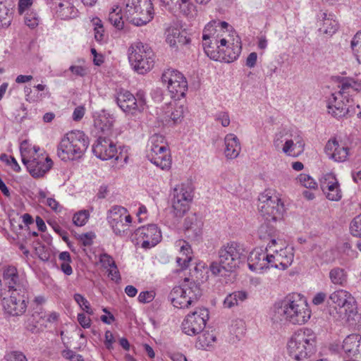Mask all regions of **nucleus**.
Listing matches in <instances>:
<instances>
[{
    "instance_id": "1",
    "label": "nucleus",
    "mask_w": 361,
    "mask_h": 361,
    "mask_svg": "<svg viewBox=\"0 0 361 361\" xmlns=\"http://www.w3.org/2000/svg\"><path fill=\"white\" fill-rule=\"evenodd\" d=\"M310 318V310L306 301L298 295H289L276 302L272 308L274 322L287 321L293 324H303Z\"/></svg>"
},
{
    "instance_id": "2",
    "label": "nucleus",
    "mask_w": 361,
    "mask_h": 361,
    "mask_svg": "<svg viewBox=\"0 0 361 361\" xmlns=\"http://www.w3.org/2000/svg\"><path fill=\"white\" fill-rule=\"evenodd\" d=\"M259 211L266 221L259 228V234L261 238H265L266 234L271 237L274 228L270 226L271 223L281 221L285 212L283 203L273 191L265 190L259 196Z\"/></svg>"
},
{
    "instance_id": "3",
    "label": "nucleus",
    "mask_w": 361,
    "mask_h": 361,
    "mask_svg": "<svg viewBox=\"0 0 361 361\" xmlns=\"http://www.w3.org/2000/svg\"><path fill=\"white\" fill-rule=\"evenodd\" d=\"M89 145L88 137L82 131L68 133L61 140L57 148L58 157L64 161L81 158Z\"/></svg>"
},
{
    "instance_id": "4",
    "label": "nucleus",
    "mask_w": 361,
    "mask_h": 361,
    "mask_svg": "<svg viewBox=\"0 0 361 361\" xmlns=\"http://www.w3.org/2000/svg\"><path fill=\"white\" fill-rule=\"evenodd\" d=\"M316 334L310 329H301L295 332L287 343L289 355L301 361L310 357L315 350Z\"/></svg>"
},
{
    "instance_id": "5",
    "label": "nucleus",
    "mask_w": 361,
    "mask_h": 361,
    "mask_svg": "<svg viewBox=\"0 0 361 361\" xmlns=\"http://www.w3.org/2000/svg\"><path fill=\"white\" fill-rule=\"evenodd\" d=\"M202 295L200 284L190 281L185 278L181 285L174 287L169 293V298L173 307L177 308H188L196 302Z\"/></svg>"
},
{
    "instance_id": "6",
    "label": "nucleus",
    "mask_w": 361,
    "mask_h": 361,
    "mask_svg": "<svg viewBox=\"0 0 361 361\" xmlns=\"http://www.w3.org/2000/svg\"><path fill=\"white\" fill-rule=\"evenodd\" d=\"M128 59L134 70L145 74L154 66V53L149 45L141 42L133 44L128 49Z\"/></svg>"
},
{
    "instance_id": "7",
    "label": "nucleus",
    "mask_w": 361,
    "mask_h": 361,
    "mask_svg": "<svg viewBox=\"0 0 361 361\" xmlns=\"http://www.w3.org/2000/svg\"><path fill=\"white\" fill-rule=\"evenodd\" d=\"M124 13L137 26L146 25L153 18V6L150 0H128Z\"/></svg>"
},
{
    "instance_id": "8",
    "label": "nucleus",
    "mask_w": 361,
    "mask_h": 361,
    "mask_svg": "<svg viewBox=\"0 0 361 361\" xmlns=\"http://www.w3.org/2000/svg\"><path fill=\"white\" fill-rule=\"evenodd\" d=\"M245 258V250L240 243L231 241L224 244L218 250V259L224 270L232 271Z\"/></svg>"
},
{
    "instance_id": "9",
    "label": "nucleus",
    "mask_w": 361,
    "mask_h": 361,
    "mask_svg": "<svg viewBox=\"0 0 361 361\" xmlns=\"http://www.w3.org/2000/svg\"><path fill=\"white\" fill-rule=\"evenodd\" d=\"M202 46L207 56L215 61H233L238 57L241 51V46H236L233 51H230L228 48L216 49L214 45V37L212 36L209 32H204V30L202 35Z\"/></svg>"
},
{
    "instance_id": "10",
    "label": "nucleus",
    "mask_w": 361,
    "mask_h": 361,
    "mask_svg": "<svg viewBox=\"0 0 361 361\" xmlns=\"http://www.w3.org/2000/svg\"><path fill=\"white\" fill-rule=\"evenodd\" d=\"M209 310L204 307H199L189 313L182 322V330L188 336H195L201 333L209 319Z\"/></svg>"
},
{
    "instance_id": "11",
    "label": "nucleus",
    "mask_w": 361,
    "mask_h": 361,
    "mask_svg": "<svg viewBox=\"0 0 361 361\" xmlns=\"http://www.w3.org/2000/svg\"><path fill=\"white\" fill-rule=\"evenodd\" d=\"M161 81L166 85L171 97L180 99L185 97L188 90V82L181 73L168 69L163 73Z\"/></svg>"
},
{
    "instance_id": "12",
    "label": "nucleus",
    "mask_w": 361,
    "mask_h": 361,
    "mask_svg": "<svg viewBox=\"0 0 361 361\" xmlns=\"http://www.w3.org/2000/svg\"><path fill=\"white\" fill-rule=\"evenodd\" d=\"M107 221L116 235L125 236L127 235L132 218L126 208L114 206L108 213Z\"/></svg>"
},
{
    "instance_id": "13",
    "label": "nucleus",
    "mask_w": 361,
    "mask_h": 361,
    "mask_svg": "<svg viewBox=\"0 0 361 361\" xmlns=\"http://www.w3.org/2000/svg\"><path fill=\"white\" fill-rule=\"evenodd\" d=\"M171 213L175 217L181 218L189 209L192 200L190 191L185 184L176 185L172 192Z\"/></svg>"
},
{
    "instance_id": "14",
    "label": "nucleus",
    "mask_w": 361,
    "mask_h": 361,
    "mask_svg": "<svg viewBox=\"0 0 361 361\" xmlns=\"http://www.w3.org/2000/svg\"><path fill=\"white\" fill-rule=\"evenodd\" d=\"M276 245V240L272 238L267 245V250L272 252L269 254V262L271 267L285 270L291 264L293 260L292 248L281 247L279 249H274Z\"/></svg>"
},
{
    "instance_id": "15",
    "label": "nucleus",
    "mask_w": 361,
    "mask_h": 361,
    "mask_svg": "<svg viewBox=\"0 0 361 361\" xmlns=\"http://www.w3.org/2000/svg\"><path fill=\"white\" fill-rule=\"evenodd\" d=\"M25 288L13 290L9 298H4V309L11 316L22 315L27 309V296Z\"/></svg>"
},
{
    "instance_id": "16",
    "label": "nucleus",
    "mask_w": 361,
    "mask_h": 361,
    "mask_svg": "<svg viewBox=\"0 0 361 361\" xmlns=\"http://www.w3.org/2000/svg\"><path fill=\"white\" fill-rule=\"evenodd\" d=\"M116 101L118 106L126 113L134 114L136 111L144 109L145 101L143 94H137V99L129 91L121 89L116 93Z\"/></svg>"
},
{
    "instance_id": "17",
    "label": "nucleus",
    "mask_w": 361,
    "mask_h": 361,
    "mask_svg": "<svg viewBox=\"0 0 361 361\" xmlns=\"http://www.w3.org/2000/svg\"><path fill=\"white\" fill-rule=\"evenodd\" d=\"M135 235L142 241V247L145 249L155 246L161 238V231L155 224L138 228L135 231Z\"/></svg>"
},
{
    "instance_id": "18",
    "label": "nucleus",
    "mask_w": 361,
    "mask_h": 361,
    "mask_svg": "<svg viewBox=\"0 0 361 361\" xmlns=\"http://www.w3.org/2000/svg\"><path fill=\"white\" fill-rule=\"evenodd\" d=\"M328 303L339 308L345 314L352 313L355 305V299L347 290L340 289L335 290L329 296Z\"/></svg>"
},
{
    "instance_id": "19",
    "label": "nucleus",
    "mask_w": 361,
    "mask_h": 361,
    "mask_svg": "<svg viewBox=\"0 0 361 361\" xmlns=\"http://www.w3.org/2000/svg\"><path fill=\"white\" fill-rule=\"evenodd\" d=\"M92 152L102 160H109L115 157L118 159L116 145L109 139L99 137L92 146Z\"/></svg>"
},
{
    "instance_id": "20",
    "label": "nucleus",
    "mask_w": 361,
    "mask_h": 361,
    "mask_svg": "<svg viewBox=\"0 0 361 361\" xmlns=\"http://www.w3.org/2000/svg\"><path fill=\"white\" fill-rule=\"evenodd\" d=\"M320 187L328 200L339 201L341 199L342 192L340 185L334 173H329L324 175L320 180Z\"/></svg>"
},
{
    "instance_id": "21",
    "label": "nucleus",
    "mask_w": 361,
    "mask_h": 361,
    "mask_svg": "<svg viewBox=\"0 0 361 361\" xmlns=\"http://www.w3.org/2000/svg\"><path fill=\"white\" fill-rule=\"evenodd\" d=\"M52 164V160L47 157L46 158H33L32 160L27 161L25 165L34 178H39L49 171Z\"/></svg>"
},
{
    "instance_id": "22",
    "label": "nucleus",
    "mask_w": 361,
    "mask_h": 361,
    "mask_svg": "<svg viewBox=\"0 0 361 361\" xmlns=\"http://www.w3.org/2000/svg\"><path fill=\"white\" fill-rule=\"evenodd\" d=\"M269 257V254L266 253L262 250H252L247 257L249 269L253 271H259L271 267Z\"/></svg>"
},
{
    "instance_id": "23",
    "label": "nucleus",
    "mask_w": 361,
    "mask_h": 361,
    "mask_svg": "<svg viewBox=\"0 0 361 361\" xmlns=\"http://www.w3.org/2000/svg\"><path fill=\"white\" fill-rule=\"evenodd\" d=\"M153 152H148L147 159L160 169H169L171 165V159L167 147H158Z\"/></svg>"
},
{
    "instance_id": "24",
    "label": "nucleus",
    "mask_w": 361,
    "mask_h": 361,
    "mask_svg": "<svg viewBox=\"0 0 361 361\" xmlns=\"http://www.w3.org/2000/svg\"><path fill=\"white\" fill-rule=\"evenodd\" d=\"M342 97V93L339 91L337 94H332L328 100V112L335 118L343 117L348 112V107Z\"/></svg>"
},
{
    "instance_id": "25",
    "label": "nucleus",
    "mask_w": 361,
    "mask_h": 361,
    "mask_svg": "<svg viewBox=\"0 0 361 361\" xmlns=\"http://www.w3.org/2000/svg\"><path fill=\"white\" fill-rule=\"evenodd\" d=\"M324 150L329 159L343 162L347 159L349 149L347 147L341 146L338 142L334 139L327 142Z\"/></svg>"
},
{
    "instance_id": "26",
    "label": "nucleus",
    "mask_w": 361,
    "mask_h": 361,
    "mask_svg": "<svg viewBox=\"0 0 361 361\" xmlns=\"http://www.w3.org/2000/svg\"><path fill=\"white\" fill-rule=\"evenodd\" d=\"M166 41L171 47L178 49L188 44L190 39L186 37L185 32H181L179 28L171 27L166 30Z\"/></svg>"
},
{
    "instance_id": "27",
    "label": "nucleus",
    "mask_w": 361,
    "mask_h": 361,
    "mask_svg": "<svg viewBox=\"0 0 361 361\" xmlns=\"http://www.w3.org/2000/svg\"><path fill=\"white\" fill-rule=\"evenodd\" d=\"M342 347L348 357L361 355V336L358 334L348 336L344 339Z\"/></svg>"
},
{
    "instance_id": "28",
    "label": "nucleus",
    "mask_w": 361,
    "mask_h": 361,
    "mask_svg": "<svg viewBox=\"0 0 361 361\" xmlns=\"http://www.w3.org/2000/svg\"><path fill=\"white\" fill-rule=\"evenodd\" d=\"M203 223L195 214L189 215L184 222L185 231L191 238H197L202 234Z\"/></svg>"
},
{
    "instance_id": "29",
    "label": "nucleus",
    "mask_w": 361,
    "mask_h": 361,
    "mask_svg": "<svg viewBox=\"0 0 361 361\" xmlns=\"http://www.w3.org/2000/svg\"><path fill=\"white\" fill-rule=\"evenodd\" d=\"M304 147L303 140L300 136H297L294 140L286 139L281 149L286 154L297 157L303 152Z\"/></svg>"
},
{
    "instance_id": "30",
    "label": "nucleus",
    "mask_w": 361,
    "mask_h": 361,
    "mask_svg": "<svg viewBox=\"0 0 361 361\" xmlns=\"http://www.w3.org/2000/svg\"><path fill=\"white\" fill-rule=\"evenodd\" d=\"M225 156L228 159H235L239 155L241 147L238 138L234 134L230 133L226 135L225 139Z\"/></svg>"
},
{
    "instance_id": "31",
    "label": "nucleus",
    "mask_w": 361,
    "mask_h": 361,
    "mask_svg": "<svg viewBox=\"0 0 361 361\" xmlns=\"http://www.w3.org/2000/svg\"><path fill=\"white\" fill-rule=\"evenodd\" d=\"M3 280L9 291L12 292L16 288H24L19 282L18 271L14 267H8L4 271Z\"/></svg>"
},
{
    "instance_id": "32",
    "label": "nucleus",
    "mask_w": 361,
    "mask_h": 361,
    "mask_svg": "<svg viewBox=\"0 0 361 361\" xmlns=\"http://www.w3.org/2000/svg\"><path fill=\"white\" fill-rule=\"evenodd\" d=\"M177 243L180 247V255L176 257V262L181 269H185L192 260L191 247L185 241L178 240Z\"/></svg>"
},
{
    "instance_id": "33",
    "label": "nucleus",
    "mask_w": 361,
    "mask_h": 361,
    "mask_svg": "<svg viewBox=\"0 0 361 361\" xmlns=\"http://www.w3.org/2000/svg\"><path fill=\"white\" fill-rule=\"evenodd\" d=\"M39 149V147L32 146L26 140L23 141L20 146V151L23 164L32 160L33 158H36L35 156Z\"/></svg>"
},
{
    "instance_id": "34",
    "label": "nucleus",
    "mask_w": 361,
    "mask_h": 361,
    "mask_svg": "<svg viewBox=\"0 0 361 361\" xmlns=\"http://www.w3.org/2000/svg\"><path fill=\"white\" fill-rule=\"evenodd\" d=\"M247 298V293L245 291H235L226 296L224 301V307L231 308L239 304V302H243Z\"/></svg>"
},
{
    "instance_id": "35",
    "label": "nucleus",
    "mask_w": 361,
    "mask_h": 361,
    "mask_svg": "<svg viewBox=\"0 0 361 361\" xmlns=\"http://www.w3.org/2000/svg\"><path fill=\"white\" fill-rule=\"evenodd\" d=\"M331 281L335 285L344 286L347 283V274L343 269L336 267L329 272Z\"/></svg>"
},
{
    "instance_id": "36",
    "label": "nucleus",
    "mask_w": 361,
    "mask_h": 361,
    "mask_svg": "<svg viewBox=\"0 0 361 361\" xmlns=\"http://www.w3.org/2000/svg\"><path fill=\"white\" fill-rule=\"evenodd\" d=\"M216 338L213 332H205L200 336L196 343L198 348L207 349L213 345Z\"/></svg>"
},
{
    "instance_id": "37",
    "label": "nucleus",
    "mask_w": 361,
    "mask_h": 361,
    "mask_svg": "<svg viewBox=\"0 0 361 361\" xmlns=\"http://www.w3.org/2000/svg\"><path fill=\"white\" fill-rule=\"evenodd\" d=\"M350 47L357 61L359 63H361V30L353 37L350 42Z\"/></svg>"
},
{
    "instance_id": "38",
    "label": "nucleus",
    "mask_w": 361,
    "mask_h": 361,
    "mask_svg": "<svg viewBox=\"0 0 361 361\" xmlns=\"http://www.w3.org/2000/svg\"><path fill=\"white\" fill-rule=\"evenodd\" d=\"M324 20L322 25L320 27V30L326 34L331 35L334 33L338 28V23L330 18H326V14L323 13Z\"/></svg>"
},
{
    "instance_id": "39",
    "label": "nucleus",
    "mask_w": 361,
    "mask_h": 361,
    "mask_svg": "<svg viewBox=\"0 0 361 361\" xmlns=\"http://www.w3.org/2000/svg\"><path fill=\"white\" fill-rule=\"evenodd\" d=\"M118 8L117 7L116 9H113L111 12L109 14V22L118 30H121L123 27L124 23L122 20V16H121V9H119L118 11L116 10Z\"/></svg>"
},
{
    "instance_id": "40",
    "label": "nucleus",
    "mask_w": 361,
    "mask_h": 361,
    "mask_svg": "<svg viewBox=\"0 0 361 361\" xmlns=\"http://www.w3.org/2000/svg\"><path fill=\"white\" fill-rule=\"evenodd\" d=\"M149 146L150 147L149 152H153L154 149H159L158 147H166L164 137L161 135L154 134L150 137L149 140Z\"/></svg>"
},
{
    "instance_id": "41",
    "label": "nucleus",
    "mask_w": 361,
    "mask_h": 361,
    "mask_svg": "<svg viewBox=\"0 0 361 361\" xmlns=\"http://www.w3.org/2000/svg\"><path fill=\"white\" fill-rule=\"evenodd\" d=\"M176 8L184 16H188L195 11V6L190 0H180Z\"/></svg>"
},
{
    "instance_id": "42",
    "label": "nucleus",
    "mask_w": 361,
    "mask_h": 361,
    "mask_svg": "<svg viewBox=\"0 0 361 361\" xmlns=\"http://www.w3.org/2000/svg\"><path fill=\"white\" fill-rule=\"evenodd\" d=\"M184 114V107L183 105H179L171 109V111L166 112L167 117L173 121L175 123H178L180 118H183Z\"/></svg>"
},
{
    "instance_id": "43",
    "label": "nucleus",
    "mask_w": 361,
    "mask_h": 361,
    "mask_svg": "<svg viewBox=\"0 0 361 361\" xmlns=\"http://www.w3.org/2000/svg\"><path fill=\"white\" fill-rule=\"evenodd\" d=\"M90 214L87 210H81L75 213L73 217V222L75 226H84L89 219Z\"/></svg>"
},
{
    "instance_id": "44",
    "label": "nucleus",
    "mask_w": 361,
    "mask_h": 361,
    "mask_svg": "<svg viewBox=\"0 0 361 361\" xmlns=\"http://www.w3.org/2000/svg\"><path fill=\"white\" fill-rule=\"evenodd\" d=\"M73 298L82 310L85 311L89 314H93V311L90 307V304L85 297L81 294L75 293L73 295Z\"/></svg>"
},
{
    "instance_id": "45",
    "label": "nucleus",
    "mask_w": 361,
    "mask_h": 361,
    "mask_svg": "<svg viewBox=\"0 0 361 361\" xmlns=\"http://www.w3.org/2000/svg\"><path fill=\"white\" fill-rule=\"evenodd\" d=\"M350 230L354 236L361 238V214L356 216L350 223Z\"/></svg>"
},
{
    "instance_id": "46",
    "label": "nucleus",
    "mask_w": 361,
    "mask_h": 361,
    "mask_svg": "<svg viewBox=\"0 0 361 361\" xmlns=\"http://www.w3.org/2000/svg\"><path fill=\"white\" fill-rule=\"evenodd\" d=\"M39 22L37 14L33 11L27 12L25 15V23L30 28L36 27Z\"/></svg>"
},
{
    "instance_id": "47",
    "label": "nucleus",
    "mask_w": 361,
    "mask_h": 361,
    "mask_svg": "<svg viewBox=\"0 0 361 361\" xmlns=\"http://www.w3.org/2000/svg\"><path fill=\"white\" fill-rule=\"evenodd\" d=\"M299 182L307 188H315L317 185L314 180L309 175L302 173L298 176Z\"/></svg>"
},
{
    "instance_id": "48",
    "label": "nucleus",
    "mask_w": 361,
    "mask_h": 361,
    "mask_svg": "<svg viewBox=\"0 0 361 361\" xmlns=\"http://www.w3.org/2000/svg\"><path fill=\"white\" fill-rule=\"evenodd\" d=\"M217 27H220L222 30L227 29L228 23L225 21L212 20L209 22L204 27V32H209L212 33L213 31L216 30Z\"/></svg>"
},
{
    "instance_id": "49",
    "label": "nucleus",
    "mask_w": 361,
    "mask_h": 361,
    "mask_svg": "<svg viewBox=\"0 0 361 361\" xmlns=\"http://www.w3.org/2000/svg\"><path fill=\"white\" fill-rule=\"evenodd\" d=\"M6 361H27L26 356L20 351H11L5 355Z\"/></svg>"
},
{
    "instance_id": "50",
    "label": "nucleus",
    "mask_w": 361,
    "mask_h": 361,
    "mask_svg": "<svg viewBox=\"0 0 361 361\" xmlns=\"http://www.w3.org/2000/svg\"><path fill=\"white\" fill-rule=\"evenodd\" d=\"M61 355L69 361H84V358L81 355L75 353V352L71 349L63 350L61 352Z\"/></svg>"
},
{
    "instance_id": "51",
    "label": "nucleus",
    "mask_w": 361,
    "mask_h": 361,
    "mask_svg": "<svg viewBox=\"0 0 361 361\" xmlns=\"http://www.w3.org/2000/svg\"><path fill=\"white\" fill-rule=\"evenodd\" d=\"M33 0H19L18 4V13L22 15L27 12H30V8L32 6Z\"/></svg>"
},
{
    "instance_id": "52",
    "label": "nucleus",
    "mask_w": 361,
    "mask_h": 361,
    "mask_svg": "<svg viewBox=\"0 0 361 361\" xmlns=\"http://www.w3.org/2000/svg\"><path fill=\"white\" fill-rule=\"evenodd\" d=\"M99 262L105 269L111 268L116 264L114 259L106 253L100 255Z\"/></svg>"
},
{
    "instance_id": "53",
    "label": "nucleus",
    "mask_w": 361,
    "mask_h": 361,
    "mask_svg": "<svg viewBox=\"0 0 361 361\" xmlns=\"http://www.w3.org/2000/svg\"><path fill=\"white\" fill-rule=\"evenodd\" d=\"M154 296L153 291H142L139 294L138 300L142 303H149L154 300Z\"/></svg>"
},
{
    "instance_id": "54",
    "label": "nucleus",
    "mask_w": 361,
    "mask_h": 361,
    "mask_svg": "<svg viewBox=\"0 0 361 361\" xmlns=\"http://www.w3.org/2000/svg\"><path fill=\"white\" fill-rule=\"evenodd\" d=\"M227 40L225 38H221L219 40L217 39V37H214V45H216V49H222L224 48V49H226L227 48L230 51H233V49L236 46H240L239 44L234 45L232 44V47H230L229 45H227Z\"/></svg>"
},
{
    "instance_id": "55",
    "label": "nucleus",
    "mask_w": 361,
    "mask_h": 361,
    "mask_svg": "<svg viewBox=\"0 0 361 361\" xmlns=\"http://www.w3.org/2000/svg\"><path fill=\"white\" fill-rule=\"evenodd\" d=\"M78 321L83 328H89L91 325V319L83 313L78 314Z\"/></svg>"
},
{
    "instance_id": "56",
    "label": "nucleus",
    "mask_w": 361,
    "mask_h": 361,
    "mask_svg": "<svg viewBox=\"0 0 361 361\" xmlns=\"http://www.w3.org/2000/svg\"><path fill=\"white\" fill-rule=\"evenodd\" d=\"M286 138H284V135L281 133H277L274 139V146L276 149L279 150L285 143Z\"/></svg>"
},
{
    "instance_id": "57",
    "label": "nucleus",
    "mask_w": 361,
    "mask_h": 361,
    "mask_svg": "<svg viewBox=\"0 0 361 361\" xmlns=\"http://www.w3.org/2000/svg\"><path fill=\"white\" fill-rule=\"evenodd\" d=\"M46 204L49 206L51 209H53L56 212H60L61 211L62 207L59 204V203L54 198L49 197L47 199Z\"/></svg>"
},
{
    "instance_id": "58",
    "label": "nucleus",
    "mask_w": 361,
    "mask_h": 361,
    "mask_svg": "<svg viewBox=\"0 0 361 361\" xmlns=\"http://www.w3.org/2000/svg\"><path fill=\"white\" fill-rule=\"evenodd\" d=\"M85 109L82 106H77L73 113V119L78 121L82 118L85 114Z\"/></svg>"
},
{
    "instance_id": "59",
    "label": "nucleus",
    "mask_w": 361,
    "mask_h": 361,
    "mask_svg": "<svg viewBox=\"0 0 361 361\" xmlns=\"http://www.w3.org/2000/svg\"><path fill=\"white\" fill-rule=\"evenodd\" d=\"M326 299V294L323 292H319L315 294V295L312 298V303L315 305H319L322 304Z\"/></svg>"
},
{
    "instance_id": "60",
    "label": "nucleus",
    "mask_w": 361,
    "mask_h": 361,
    "mask_svg": "<svg viewBox=\"0 0 361 361\" xmlns=\"http://www.w3.org/2000/svg\"><path fill=\"white\" fill-rule=\"evenodd\" d=\"M216 120L221 122L224 127H227L230 124V118L228 114L225 112L219 113L217 115Z\"/></svg>"
},
{
    "instance_id": "61",
    "label": "nucleus",
    "mask_w": 361,
    "mask_h": 361,
    "mask_svg": "<svg viewBox=\"0 0 361 361\" xmlns=\"http://www.w3.org/2000/svg\"><path fill=\"white\" fill-rule=\"evenodd\" d=\"M223 264L219 262H213L210 264V270L214 275H217L221 273L222 269H224Z\"/></svg>"
},
{
    "instance_id": "62",
    "label": "nucleus",
    "mask_w": 361,
    "mask_h": 361,
    "mask_svg": "<svg viewBox=\"0 0 361 361\" xmlns=\"http://www.w3.org/2000/svg\"><path fill=\"white\" fill-rule=\"evenodd\" d=\"M162 4L166 6L169 11H174L177 8V4L180 0H161Z\"/></svg>"
},
{
    "instance_id": "63",
    "label": "nucleus",
    "mask_w": 361,
    "mask_h": 361,
    "mask_svg": "<svg viewBox=\"0 0 361 361\" xmlns=\"http://www.w3.org/2000/svg\"><path fill=\"white\" fill-rule=\"evenodd\" d=\"M39 258L44 261L47 262L50 258V253L45 250L44 247H39L37 250Z\"/></svg>"
},
{
    "instance_id": "64",
    "label": "nucleus",
    "mask_w": 361,
    "mask_h": 361,
    "mask_svg": "<svg viewBox=\"0 0 361 361\" xmlns=\"http://www.w3.org/2000/svg\"><path fill=\"white\" fill-rule=\"evenodd\" d=\"M257 54L255 52L250 53L246 59V66L249 68H253L257 62Z\"/></svg>"
}]
</instances>
